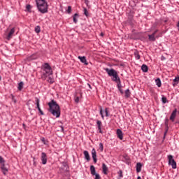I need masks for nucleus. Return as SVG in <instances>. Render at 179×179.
<instances>
[{
	"label": "nucleus",
	"mask_w": 179,
	"mask_h": 179,
	"mask_svg": "<svg viewBox=\"0 0 179 179\" xmlns=\"http://www.w3.org/2000/svg\"><path fill=\"white\" fill-rule=\"evenodd\" d=\"M48 106L50 113H51L54 117H56V118H59V117H61V108H59V105L57 103V101L52 99L48 103Z\"/></svg>",
	"instance_id": "nucleus-1"
},
{
	"label": "nucleus",
	"mask_w": 179,
	"mask_h": 179,
	"mask_svg": "<svg viewBox=\"0 0 179 179\" xmlns=\"http://www.w3.org/2000/svg\"><path fill=\"white\" fill-rule=\"evenodd\" d=\"M104 71L108 73V76L111 78L112 82H115L117 83V86L119 87L121 86V78H120V76H118V72L115 71L114 69H104Z\"/></svg>",
	"instance_id": "nucleus-2"
},
{
	"label": "nucleus",
	"mask_w": 179,
	"mask_h": 179,
	"mask_svg": "<svg viewBox=\"0 0 179 179\" xmlns=\"http://www.w3.org/2000/svg\"><path fill=\"white\" fill-rule=\"evenodd\" d=\"M52 75V69L48 63H44L41 66V78L42 79H47L48 76Z\"/></svg>",
	"instance_id": "nucleus-3"
},
{
	"label": "nucleus",
	"mask_w": 179,
	"mask_h": 179,
	"mask_svg": "<svg viewBox=\"0 0 179 179\" xmlns=\"http://www.w3.org/2000/svg\"><path fill=\"white\" fill-rule=\"evenodd\" d=\"M38 12L47 13L48 12V3L45 0H35Z\"/></svg>",
	"instance_id": "nucleus-4"
},
{
	"label": "nucleus",
	"mask_w": 179,
	"mask_h": 179,
	"mask_svg": "<svg viewBox=\"0 0 179 179\" xmlns=\"http://www.w3.org/2000/svg\"><path fill=\"white\" fill-rule=\"evenodd\" d=\"M5 159L2 156H0V169L1 173H3V176H8V173H9V169L6 168V166H5Z\"/></svg>",
	"instance_id": "nucleus-5"
},
{
	"label": "nucleus",
	"mask_w": 179,
	"mask_h": 179,
	"mask_svg": "<svg viewBox=\"0 0 179 179\" xmlns=\"http://www.w3.org/2000/svg\"><path fill=\"white\" fill-rule=\"evenodd\" d=\"M167 157L169 160V165L171 166L172 169L176 170V169H177V162H176V160H174L173 155H169L167 156Z\"/></svg>",
	"instance_id": "nucleus-6"
},
{
	"label": "nucleus",
	"mask_w": 179,
	"mask_h": 179,
	"mask_svg": "<svg viewBox=\"0 0 179 179\" xmlns=\"http://www.w3.org/2000/svg\"><path fill=\"white\" fill-rule=\"evenodd\" d=\"M90 171H91L92 176H95L94 179H101V177H100V174L96 173V167H94V166L93 165L90 166Z\"/></svg>",
	"instance_id": "nucleus-7"
},
{
	"label": "nucleus",
	"mask_w": 179,
	"mask_h": 179,
	"mask_svg": "<svg viewBox=\"0 0 179 179\" xmlns=\"http://www.w3.org/2000/svg\"><path fill=\"white\" fill-rule=\"evenodd\" d=\"M35 104L36 106V108L39 111L41 115H44V112H43L41 108H40V99L38 97H35Z\"/></svg>",
	"instance_id": "nucleus-8"
},
{
	"label": "nucleus",
	"mask_w": 179,
	"mask_h": 179,
	"mask_svg": "<svg viewBox=\"0 0 179 179\" xmlns=\"http://www.w3.org/2000/svg\"><path fill=\"white\" fill-rule=\"evenodd\" d=\"M176 117H177V108H175L172 113L171 114V116L169 117V120L172 121V122H174V120H176Z\"/></svg>",
	"instance_id": "nucleus-9"
},
{
	"label": "nucleus",
	"mask_w": 179,
	"mask_h": 179,
	"mask_svg": "<svg viewBox=\"0 0 179 179\" xmlns=\"http://www.w3.org/2000/svg\"><path fill=\"white\" fill-rule=\"evenodd\" d=\"M116 134L117 135V138L120 139V141L124 139V133H122V130H121V129H117Z\"/></svg>",
	"instance_id": "nucleus-10"
},
{
	"label": "nucleus",
	"mask_w": 179,
	"mask_h": 179,
	"mask_svg": "<svg viewBox=\"0 0 179 179\" xmlns=\"http://www.w3.org/2000/svg\"><path fill=\"white\" fill-rule=\"evenodd\" d=\"M92 157L94 160V163H97V153L96 152V149L94 148L92 150Z\"/></svg>",
	"instance_id": "nucleus-11"
},
{
	"label": "nucleus",
	"mask_w": 179,
	"mask_h": 179,
	"mask_svg": "<svg viewBox=\"0 0 179 179\" xmlns=\"http://www.w3.org/2000/svg\"><path fill=\"white\" fill-rule=\"evenodd\" d=\"M41 162L42 164H47V154L45 152H42L41 153Z\"/></svg>",
	"instance_id": "nucleus-12"
},
{
	"label": "nucleus",
	"mask_w": 179,
	"mask_h": 179,
	"mask_svg": "<svg viewBox=\"0 0 179 179\" xmlns=\"http://www.w3.org/2000/svg\"><path fill=\"white\" fill-rule=\"evenodd\" d=\"M15 27L12 28L10 29V31H9V33L8 34L7 36H6V39L7 40H10V38H12V36H13V34H15Z\"/></svg>",
	"instance_id": "nucleus-13"
},
{
	"label": "nucleus",
	"mask_w": 179,
	"mask_h": 179,
	"mask_svg": "<svg viewBox=\"0 0 179 179\" xmlns=\"http://www.w3.org/2000/svg\"><path fill=\"white\" fill-rule=\"evenodd\" d=\"M78 59H80V62H82V64H84V65H89V63L87 62V59H86V57L78 56Z\"/></svg>",
	"instance_id": "nucleus-14"
},
{
	"label": "nucleus",
	"mask_w": 179,
	"mask_h": 179,
	"mask_svg": "<svg viewBox=\"0 0 179 179\" xmlns=\"http://www.w3.org/2000/svg\"><path fill=\"white\" fill-rule=\"evenodd\" d=\"M38 58V55L37 54H33L31 56L27 57L28 61H34V59H37Z\"/></svg>",
	"instance_id": "nucleus-15"
},
{
	"label": "nucleus",
	"mask_w": 179,
	"mask_h": 179,
	"mask_svg": "<svg viewBox=\"0 0 179 179\" xmlns=\"http://www.w3.org/2000/svg\"><path fill=\"white\" fill-rule=\"evenodd\" d=\"M102 170H103V174L107 176L108 174L107 172L108 171V167H107V165H106V164H102Z\"/></svg>",
	"instance_id": "nucleus-16"
},
{
	"label": "nucleus",
	"mask_w": 179,
	"mask_h": 179,
	"mask_svg": "<svg viewBox=\"0 0 179 179\" xmlns=\"http://www.w3.org/2000/svg\"><path fill=\"white\" fill-rule=\"evenodd\" d=\"M84 156L85 160H87V162H90V155H89V152L87 150L84 151Z\"/></svg>",
	"instance_id": "nucleus-17"
},
{
	"label": "nucleus",
	"mask_w": 179,
	"mask_h": 179,
	"mask_svg": "<svg viewBox=\"0 0 179 179\" xmlns=\"http://www.w3.org/2000/svg\"><path fill=\"white\" fill-rule=\"evenodd\" d=\"M136 172L137 173H141L142 171V164L141 162H138L136 164Z\"/></svg>",
	"instance_id": "nucleus-18"
},
{
	"label": "nucleus",
	"mask_w": 179,
	"mask_h": 179,
	"mask_svg": "<svg viewBox=\"0 0 179 179\" xmlns=\"http://www.w3.org/2000/svg\"><path fill=\"white\" fill-rule=\"evenodd\" d=\"M179 83V76H178L177 77L175 78V79H173V86L176 87L178 85Z\"/></svg>",
	"instance_id": "nucleus-19"
},
{
	"label": "nucleus",
	"mask_w": 179,
	"mask_h": 179,
	"mask_svg": "<svg viewBox=\"0 0 179 179\" xmlns=\"http://www.w3.org/2000/svg\"><path fill=\"white\" fill-rule=\"evenodd\" d=\"M148 39L150 40V41H156V36H155V34L148 35Z\"/></svg>",
	"instance_id": "nucleus-20"
},
{
	"label": "nucleus",
	"mask_w": 179,
	"mask_h": 179,
	"mask_svg": "<svg viewBox=\"0 0 179 179\" xmlns=\"http://www.w3.org/2000/svg\"><path fill=\"white\" fill-rule=\"evenodd\" d=\"M124 94L126 99L131 97V91H129V89L125 90Z\"/></svg>",
	"instance_id": "nucleus-21"
},
{
	"label": "nucleus",
	"mask_w": 179,
	"mask_h": 179,
	"mask_svg": "<svg viewBox=\"0 0 179 179\" xmlns=\"http://www.w3.org/2000/svg\"><path fill=\"white\" fill-rule=\"evenodd\" d=\"M134 54L136 60L141 59V55H139V52H138V50H136Z\"/></svg>",
	"instance_id": "nucleus-22"
},
{
	"label": "nucleus",
	"mask_w": 179,
	"mask_h": 179,
	"mask_svg": "<svg viewBox=\"0 0 179 179\" xmlns=\"http://www.w3.org/2000/svg\"><path fill=\"white\" fill-rule=\"evenodd\" d=\"M141 70L143 71V72H148V71H149V68L146 66V64H143L141 66Z\"/></svg>",
	"instance_id": "nucleus-23"
},
{
	"label": "nucleus",
	"mask_w": 179,
	"mask_h": 179,
	"mask_svg": "<svg viewBox=\"0 0 179 179\" xmlns=\"http://www.w3.org/2000/svg\"><path fill=\"white\" fill-rule=\"evenodd\" d=\"M155 84L157 85V86H158L159 87H162V80H160V78H157L155 80Z\"/></svg>",
	"instance_id": "nucleus-24"
},
{
	"label": "nucleus",
	"mask_w": 179,
	"mask_h": 179,
	"mask_svg": "<svg viewBox=\"0 0 179 179\" xmlns=\"http://www.w3.org/2000/svg\"><path fill=\"white\" fill-rule=\"evenodd\" d=\"M78 17H79V14L78 13L74 14L73 17V20L75 23H78Z\"/></svg>",
	"instance_id": "nucleus-25"
},
{
	"label": "nucleus",
	"mask_w": 179,
	"mask_h": 179,
	"mask_svg": "<svg viewBox=\"0 0 179 179\" xmlns=\"http://www.w3.org/2000/svg\"><path fill=\"white\" fill-rule=\"evenodd\" d=\"M23 85H24V83H23V81H21L20 83H19L18 84V90H22V89H23Z\"/></svg>",
	"instance_id": "nucleus-26"
},
{
	"label": "nucleus",
	"mask_w": 179,
	"mask_h": 179,
	"mask_svg": "<svg viewBox=\"0 0 179 179\" xmlns=\"http://www.w3.org/2000/svg\"><path fill=\"white\" fill-rule=\"evenodd\" d=\"M162 101L163 104H166V103H169V101H167V98L165 96H163L162 98Z\"/></svg>",
	"instance_id": "nucleus-27"
},
{
	"label": "nucleus",
	"mask_w": 179,
	"mask_h": 179,
	"mask_svg": "<svg viewBox=\"0 0 179 179\" xmlns=\"http://www.w3.org/2000/svg\"><path fill=\"white\" fill-rule=\"evenodd\" d=\"M117 174H119V178H118V179L122 178V177H124V175L122 174V170H120V171L117 172Z\"/></svg>",
	"instance_id": "nucleus-28"
},
{
	"label": "nucleus",
	"mask_w": 179,
	"mask_h": 179,
	"mask_svg": "<svg viewBox=\"0 0 179 179\" xmlns=\"http://www.w3.org/2000/svg\"><path fill=\"white\" fill-rule=\"evenodd\" d=\"M48 82L49 83H50L51 85H52V83H54V78H51V77H49L48 79Z\"/></svg>",
	"instance_id": "nucleus-29"
},
{
	"label": "nucleus",
	"mask_w": 179,
	"mask_h": 179,
	"mask_svg": "<svg viewBox=\"0 0 179 179\" xmlns=\"http://www.w3.org/2000/svg\"><path fill=\"white\" fill-rule=\"evenodd\" d=\"M99 114L102 118V120H104V115L103 114V108H100Z\"/></svg>",
	"instance_id": "nucleus-30"
},
{
	"label": "nucleus",
	"mask_w": 179,
	"mask_h": 179,
	"mask_svg": "<svg viewBox=\"0 0 179 179\" xmlns=\"http://www.w3.org/2000/svg\"><path fill=\"white\" fill-rule=\"evenodd\" d=\"M117 88H118V90L120 92V93L122 94H124V91H122V89H121V87H122V85H121V83H120V86L119 87V86H117Z\"/></svg>",
	"instance_id": "nucleus-31"
},
{
	"label": "nucleus",
	"mask_w": 179,
	"mask_h": 179,
	"mask_svg": "<svg viewBox=\"0 0 179 179\" xmlns=\"http://www.w3.org/2000/svg\"><path fill=\"white\" fill-rule=\"evenodd\" d=\"M96 124H97L98 128H101V126H102L101 121L97 120L96 121Z\"/></svg>",
	"instance_id": "nucleus-32"
},
{
	"label": "nucleus",
	"mask_w": 179,
	"mask_h": 179,
	"mask_svg": "<svg viewBox=\"0 0 179 179\" xmlns=\"http://www.w3.org/2000/svg\"><path fill=\"white\" fill-rule=\"evenodd\" d=\"M35 31L36 33H40V31H41V29L40 28V26H37L36 27H35Z\"/></svg>",
	"instance_id": "nucleus-33"
},
{
	"label": "nucleus",
	"mask_w": 179,
	"mask_h": 179,
	"mask_svg": "<svg viewBox=\"0 0 179 179\" xmlns=\"http://www.w3.org/2000/svg\"><path fill=\"white\" fill-rule=\"evenodd\" d=\"M105 113H106V117H110V113H108V108H105Z\"/></svg>",
	"instance_id": "nucleus-34"
},
{
	"label": "nucleus",
	"mask_w": 179,
	"mask_h": 179,
	"mask_svg": "<svg viewBox=\"0 0 179 179\" xmlns=\"http://www.w3.org/2000/svg\"><path fill=\"white\" fill-rule=\"evenodd\" d=\"M99 149H100L101 152H103V150H104V146L103 145L102 143H99Z\"/></svg>",
	"instance_id": "nucleus-35"
},
{
	"label": "nucleus",
	"mask_w": 179,
	"mask_h": 179,
	"mask_svg": "<svg viewBox=\"0 0 179 179\" xmlns=\"http://www.w3.org/2000/svg\"><path fill=\"white\" fill-rule=\"evenodd\" d=\"M72 12V7L71 6H68L67 13H71Z\"/></svg>",
	"instance_id": "nucleus-36"
},
{
	"label": "nucleus",
	"mask_w": 179,
	"mask_h": 179,
	"mask_svg": "<svg viewBox=\"0 0 179 179\" xmlns=\"http://www.w3.org/2000/svg\"><path fill=\"white\" fill-rule=\"evenodd\" d=\"M84 15L86 16H89V12L87 11V9L86 8H84Z\"/></svg>",
	"instance_id": "nucleus-37"
},
{
	"label": "nucleus",
	"mask_w": 179,
	"mask_h": 179,
	"mask_svg": "<svg viewBox=\"0 0 179 179\" xmlns=\"http://www.w3.org/2000/svg\"><path fill=\"white\" fill-rule=\"evenodd\" d=\"M74 101L75 103H79V96H76L75 99H74Z\"/></svg>",
	"instance_id": "nucleus-38"
},
{
	"label": "nucleus",
	"mask_w": 179,
	"mask_h": 179,
	"mask_svg": "<svg viewBox=\"0 0 179 179\" xmlns=\"http://www.w3.org/2000/svg\"><path fill=\"white\" fill-rule=\"evenodd\" d=\"M26 8L27 10H30V9H31V6L28 4V5H27Z\"/></svg>",
	"instance_id": "nucleus-39"
},
{
	"label": "nucleus",
	"mask_w": 179,
	"mask_h": 179,
	"mask_svg": "<svg viewBox=\"0 0 179 179\" xmlns=\"http://www.w3.org/2000/svg\"><path fill=\"white\" fill-rule=\"evenodd\" d=\"M42 142L44 143V145H47V143H48V141H45V138H42Z\"/></svg>",
	"instance_id": "nucleus-40"
},
{
	"label": "nucleus",
	"mask_w": 179,
	"mask_h": 179,
	"mask_svg": "<svg viewBox=\"0 0 179 179\" xmlns=\"http://www.w3.org/2000/svg\"><path fill=\"white\" fill-rule=\"evenodd\" d=\"M98 131L99 134H103V130H101V127H98Z\"/></svg>",
	"instance_id": "nucleus-41"
},
{
	"label": "nucleus",
	"mask_w": 179,
	"mask_h": 179,
	"mask_svg": "<svg viewBox=\"0 0 179 179\" xmlns=\"http://www.w3.org/2000/svg\"><path fill=\"white\" fill-rule=\"evenodd\" d=\"M168 122H169V119H166V122H165V125L167 126V125H168V124H167Z\"/></svg>",
	"instance_id": "nucleus-42"
},
{
	"label": "nucleus",
	"mask_w": 179,
	"mask_h": 179,
	"mask_svg": "<svg viewBox=\"0 0 179 179\" xmlns=\"http://www.w3.org/2000/svg\"><path fill=\"white\" fill-rule=\"evenodd\" d=\"M85 3L88 4L89 3V0H85Z\"/></svg>",
	"instance_id": "nucleus-43"
},
{
	"label": "nucleus",
	"mask_w": 179,
	"mask_h": 179,
	"mask_svg": "<svg viewBox=\"0 0 179 179\" xmlns=\"http://www.w3.org/2000/svg\"><path fill=\"white\" fill-rule=\"evenodd\" d=\"M156 33H157V30H156L152 34H154V36H156Z\"/></svg>",
	"instance_id": "nucleus-44"
},
{
	"label": "nucleus",
	"mask_w": 179,
	"mask_h": 179,
	"mask_svg": "<svg viewBox=\"0 0 179 179\" xmlns=\"http://www.w3.org/2000/svg\"><path fill=\"white\" fill-rule=\"evenodd\" d=\"M60 127L62 129V131H64V127L61 126Z\"/></svg>",
	"instance_id": "nucleus-45"
},
{
	"label": "nucleus",
	"mask_w": 179,
	"mask_h": 179,
	"mask_svg": "<svg viewBox=\"0 0 179 179\" xmlns=\"http://www.w3.org/2000/svg\"><path fill=\"white\" fill-rule=\"evenodd\" d=\"M137 179H142V178H141V176H138Z\"/></svg>",
	"instance_id": "nucleus-46"
},
{
	"label": "nucleus",
	"mask_w": 179,
	"mask_h": 179,
	"mask_svg": "<svg viewBox=\"0 0 179 179\" xmlns=\"http://www.w3.org/2000/svg\"><path fill=\"white\" fill-rule=\"evenodd\" d=\"M101 36H104V34L101 33Z\"/></svg>",
	"instance_id": "nucleus-47"
},
{
	"label": "nucleus",
	"mask_w": 179,
	"mask_h": 179,
	"mask_svg": "<svg viewBox=\"0 0 179 179\" xmlns=\"http://www.w3.org/2000/svg\"><path fill=\"white\" fill-rule=\"evenodd\" d=\"M22 125H23L24 128V127H26V125L24 124H23Z\"/></svg>",
	"instance_id": "nucleus-48"
},
{
	"label": "nucleus",
	"mask_w": 179,
	"mask_h": 179,
	"mask_svg": "<svg viewBox=\"0 0 179 179\" xmlns=\"http://www.w3.org/2000/svg\"><path fill=\"white\" fill-rule=\"evenodd\" d=\"M162 59H164V58H162Z\"/></svg>",
	"instance_id": "nucleus-49"
},
{
	"label": "nucleus",
	"mask_w": 179,
	"mask_h": 179,
	"mask_svg": "<svg viewBox=\"0 0 179 179\" xmlns=\"http://www.w3.org/2000/svg\"><path fill=\"white\" fill-rule=\"evenodd\" d=\"M0 80H1V76H0Z\"/></svg>",
	"instance_id": "nucleus-50"
}]
</instances>
